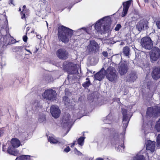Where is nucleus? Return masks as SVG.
<instances>
[{
	"instance_id": "f257e3e1",
	"label": "nucleus",
	"mask_w": 160,
	"mask_h": 160,
	"mask_svg": "<svg viewBox=\"0 0 160 160\" xmlns=\"http://www.w3.org/2000/svg\"><path fill=\"white\" fill-rule=\"evenodd\" d=\"M111 22L110 17H104L97 22L94 26L95 29L97 31L106 32L111 30L110 24Z\"/></svg>"
},
{
	"instance_id": "f03ea898",
	"label": "nucleus",
	"mask_w": 160,
	"mask_h": 160,
	"mask_svg": "<svg viewBox=\"0 0 160 160\" xmlns=\"http://www.w3.org/2000/svg\"><path fill=\"white\" fill-rule=\"evenodd\" d=\"M73 34V30L63 26H61L58 27V38L64 43H67L69 41V38Z\"/></svg>"
},
{
	"instance_id": "7ed1b4c3",
	"label": "nucleus",
	"mask_w": 160,
	"mask_h": 160,
	"mask_svg": "<svg viewBox=\"0 0 160 160\" xmlns=\"http://www.w3.org/2000/svg\"><path fill=\"white\" fill-rule=\"evenodd\" d=\"M118 74L115 69L111 66L109 67L105 71V75L107 78L111 82L117 79L118 78Z\"/></svg>"
},
{
	"instance_id": "20e7f679",
	"label": "nucleus",
	"mask_w": 160,
	"mask_h": 160,
	"mask_svg": "<svg viewBox=\"0 0 160 160\" xmlns=\"http://www.w3.org/2000/svg\"><path fill=\"white\" fill-rule=\"evenodd\" d=\"M142 47L144 48L148 49H151L153 46L152 41L150 38L144 37L142 38L140 42Z\"/></svg>"
},
{
	"instance_id": "39448f33",
	"label": "nucleus",
	"mask_w": 160,
	"mask_h": 160,
	"mask_svg": "<svg viewBox=\"0 0 160 160\" xmlns=\"http://www.w3.org/2000/svg\"><path fill=\"white\" fill-rule=\"evenodd\" d=\"M151 61L154 62L160 58V49L157 47L153 48L150 53Z\"/></svg>"
},
{
	"instance_id": "423d86ee",
	"label": "nucleus",
	"mask_w": 160,
	"mask_h": 160,
	"mask_svg": "<svg viewBox=\"0 0 160 160\" xmlns=\"http://www.w3.org/2000/svg\"><path fill=\"white\" fill-rule=\"evenodd\" d=\"M57 93L56 92L52 89L45 90L42 94L44 98L49 100H54L55 98Z\"/></svg>"
},
{
	"instance_id": "0eeeda50",
	"label": "nucleus",
	"mask_w": 160,
	"mask_h": 160,
	"mask_svg": "<svg viewBox=\"0 0 160 160\" xmlns=\"http://www.w3.org/2000/svg\"><path fill=\"white\" fill-rule=\"evenodd\" d=\"M160 113V107L155 106L154 108L150 107L148 109L146 116L147 117L156 116Z\"/></svg>"
},
{
	"instance_id": "6e6552de",
	"label": "nucleus",
	"mask_w": 160,
	"mask_h": 160,
	"mask_svg": "<svg viewBox=\"0 0 160 160\" xmlns=\"http://www.w3.org/2000/svg\"><path fill=\"white\" fill-rule=\"evenodd\" d=\"M57 57L60 59H66L68 57V53L64 49L60 48L56 52Z\"/></svg>"
},
{
	"instance_id": "1a4fd4ad",
	"label": "nucleus",
	"mask_w": 160,
	"mask_h": 160,
	"mask_svg": "<svg viewBox=\"0 0 160 160\" xmlns=\"http://www.w3.org/2000/svg\"><path fill=\"white\" fill-rule=\"evenodd\" d=\"M66 68H68V72L71 74H75L78 72L77 65L71 62H68Z\"/></svg>"
},
{
	"instance_id": "9d476101",
	"label": "nucleus",
	"mask_w": 160,
	"mask_h": 160,
	"mask_svg": "<svg viewBox=\"0 0 160 160\" xmlns=\"http://www.w3.org/2000/svg\"><path fill=\"white\" fill-rule=\"evenodd\" d=\"M136 28L139 32L147 29L148 28V22L145 20H141L137 24Z\"/></svg>"
},
{
	"instance_id": "9b49d317",
	"label": "nucleus",
	"mask_w": 160,
	"mask_h": 160,
	"mask_svg": "<svg viewBox=\"0 0 160 160\" xmlns=\"http://www.w3.org/2000/svg\"><path fill=\"white\" fill-rule=\"evenodd\" d=\"M50 110V112L54 118H58L59 117L61 111L58 106L52 105L51 106Z\"/></svg>"
},
{
	"instance_id": "f8f14e48",
	"label": "nucleus",
	"mask_w": 160,
	"mask_h": 160,
	"mask_svg": "<svg viewBox=\"0 0 160 160\" xmlns=\"http://www.w3.org/2000/svg\"><path fill=\"white\" fill-rule=\"evenodd\" d=\"M99 45L95 41H90V44L88 46L87 50L89 52L96 51L99 49Z\"/></svg>"
},
{
	"instance_id": "ddd939ff",
	"label": "nucleus",
	"mask_w": 160,
	"mask_h": 160,
	"mask_svg": "<svg viewBox=\"0 0 160 160\" xmlns=\"http://www.w3.org/2000/svg\"><path fill=\"white\" fill-rule=\"evenodd\" d=\"M122 114L123 115V118L122 123L123 124V127L124 129L126 128L127 127L128 122L129 121L130 117L128 114H126L127 111L125 109H122Z\"/></svg>"
},
{
	"instance_id": "4468645a",
	"label": "nucleus",
	"mask_w": 160,
	"mask_h": 160,
	"mask_svg": "<svg viewBox=\"0 0 160 160\" xmlns=\"http://www.w3.org/2000/svg\"><path fill=\"white\" fill-rule=\"evenodd\" d=\"M105 76V71L103 68H102L100 71L94 75V78L96 80L101 81L104 78Z\"/></svg>"
},
{
	"instance_id": "2eb2a0df",
	"label": "nucleus",
	"mask_w": 160,
	"mask_h": 160,
	"mask_svg": "<svg viewBox=\"0 0 160 160\" xmlns=\"http://www.w3.org/2000/svg\"><path fill=\"white\" fill-rule=\"evenodd\" d=\"M155 148V142L151 140H148L146 144V149L150 150L152 152H153Z\"/></svg>"
},
{
	"instance_id": "dca6fc26",
	"label": "nucleus",
	"mask_w": 160,
	"mask_h": 160,
	"mask_svg": "<svg viewBox=\"0 0 160 160\" xmlns=\"http://www.w3.org/2000/svg\"><path fill=\"white\" fill-rule=\"evenodd\" d=\"M132 2V1L129 0L123 3V8L122 14V17H124L127 14V12Z\"/></svg>"
},
{
	"instance_id": "f3484780",
	"label": "nucleus",
	"mask_w": 160,
	"mask_h": 160,
	"mask_svg": "<svg viewBox=\"0 0 160 160\" xmlns=\"http://www.w3.org/2000/svg\"><path fill=\"white\" fill-rule=\"evenodd\" d=\"M128 67L124 63H121L118 67V72L120 74L122 75L126 73L127 72Z\"/></svg>"
},
{
	"instance_id": "a211bd4d",
	"label": "nucleus",
	"mask_w": 160,
	"mask_h": 160,
	"mask_svg": "<svg viewBox=\"0 0 160 160\" xmlns=\"http://www.w3.org/2000/svg\"><path fill=\"white\" fill-rule=\"evenodd\" d=\"M152 78L157 80L160 78V69L159 68H155L153 69L152 73Z\"/></svg>"
},
{
	"instance_id": "6ab92c4d",
	"label": "nucleus",
	"mask_w": 160,
	"mask_h": 160,
	"mask_svg": "<svg viewBox=\"0 0 160 160\" xmlns=\"http://www.w3.org/2000/svg\"><path fill=\"white\" fill-rule=\"evenodd\" d=\"M137 78V76L136 72H131L128 76V79L129 81L134 82Z\"/></svg>"
},
{
	"instance_id": "aec40b11",
	"label": "nucleus",
	"mask_w": 160,
	"mask_h": 160,
	"mask_svg": "<svg viewBox=\"0 0 160 160\" xmlns=\"http://www.w3.org/2000/svg\"><path fill=\"white\" fill-rule=\"evenodd\" d=\"M15 147L10 146L8 148V152L10 154L14 155L17 156L18 154V152L16 151L14 148Z\"/></svg>"
},
{
	"instance_id": "412c9836",
	"label": "nucleus",
	"mask_w": 160,
	"mask_h": 160,
	"mask_svg": "<svg viewBox=\"0 0 160 160\" xmlns=\"http://www.w3.org/2000/svg\"><path fill=\"white\" fill-rule=\"evenodd\" d=\"M11 143L13 147L18 148L20 144V141L16 138H13L11 141Z\"/></svg>"
},
{
	"instance_id": "4be33fe9",
	"label": "nucleus",
	"mask_w": 160,
	"mask_h": 160,
	"mask_svg": "<svg viewBox=\"0 0 160 160\" xmlns=\"http://www.w3.org/2000/svg\"><path fill=\"white\" fill-rule=\"evenodd\" d=\"M48 141L50 142L51 143H53V144H56L57 143H60V142H59V141L58 140H57V139L55 138H53L52 137H50L49 136L48 138Z\"/></svg>"
},
{
	"instance_id": "5701e85b",
	"label": "nucleus",
	"mask_w": 160,
	"mask_h": 160,
	"mask_svg": "<svg viewBox=\"0 0 160 160\" xmlns=\"http://www.w3.org/2000/svg\"><path fill=\"white\" fill-rule=\"evenodd\" d=\"M30 157L29 155H22L17 157L16 160H30Z\"/></svg>"
},
{
	"instance_id": "b1692460",
	"label": "nucleus",
	"mask_w": 160,
	"mask_h": 160,
	"mask_svg": "<svg viewBox=\"0 0 160 160\" xmlns=\"http://www.w3.org/2000/svg\"><path fill=\"white\" fill-rule=\"evenodd\" d=\"M70 115L68 114L64 117L63 120V122L64 123H67L68 124L71 122L70 119H69Z\"/></svg>"
},
{
	"instance_id": "393cba45",
	"label": "nucleus",
	"mask_w": 160,
	"mask_h": 160,
	"mask_svg": "<svg viewBox=\"0 0 160 160\" xmlns=\"http://www.w3.org/2000/svg\"><path fill=\"white\" fill-rule=\"evenodd\" d=\"M77 32H78L80 34H81L82 33H84L85 32H86L89 34V32H88V28L84 27L82 28H81L78 29Z\"/></svg>"
},
{
	"instance_id": "a878e982",
	"label": "nucleus",
	"mask_w": 160,
	"mask_h": 160,
	"mask_svg": "<svg viewBox=\"0 0 160 160\" xmlns=\"http://www.w3.org/2000/svg\"><path fill=\"white\" fill-rule=\"evenodd\" d=\"M28 12L27 9H23L22 11L21 12V18L24 19L25 18V15H28Z\"/></svg>"
},
{
	"instance_id": "bb28decb",
	"label": "nucleus",
	"mask_w": 160,
	"mask_h": 160,
	"mask_svg": "<svg viewBox=\"0 0 160 160\" xmlns=\"http://www.w3.org/2000/svg\"><path fill=\"white\" fill-rule=\"evenodd\" d=\"M90 84V82L89 79L88 78H87L86 79V81L83 83L82 85L84 87L86 88L88 87Z\"/></svg>"
},
{
	"instance_id": "cd10ccee",
	"label": "nucleus",
	"mask_w": 160,
	"mask_h": 160,
	"mask_svg": "<svg viewBox=\"0 0 160 160\" xmlns=\"http://www.w3.org/2000/svg\"><path fill=\"white\" fill-rule=\"evenodd\" d=\"M123 52L125 55L127 56H128L129 54V50L128 47H126L123 49Z\"/></svg>"
},
{
	"instance_id": "c85d7f7f",
	"label": "nucleus",
	"mask_w": 160,
	"mask_h": 160,
	"mask_svg": "<svg viewBox=\"0 0 160 160\" xmlns=\"http://www.w3.org/2000/svg\"><path fill=\"white\" fill-rule=\"evenodd\" d=\"M133 160H145V159L142 155H138L134 158Z\"/></svg>"
},
{
	"instance_id": "c756f323",
	"label": "nucleus",
	"mask_w": 160,
	"mask_h": 160,
	"mask_svg": "<svg viewBox=\"0 0 160 160\" xmlns=\"http://www.w3.org/2000/svg\"><path fill=\"white\" fill-rule=\"evenodd\" d=\"M10 38H11V37L9 36H4L3 37L4 42L6 43H8V44H9L10 43L9 41Z\"/></svg>"
},
{
	"instance_id": "7c9ffc66",
	"label": "nucleus",
	"mask_w": 160,
	"mask_h": 160,
	"mask_svg": "<svg viewBox=\"0 0 160 160\" xmlns=\"http://www.w3.org/2000/svg\"><path fill=\"white\" fill-rule=\"evenodd\" d=\"M85 138V137H81L78 140V144L81 146H82L83 144Z\"/></svg>"
},
{
	"instance_id": "2f4dec72",
	"label": "nucleus",
	"mask_w": 160,
	"mask_h": 160,
	"mask_svg": "<svg viewBox=\"0 0 160 160\" xmlns=\"http://www.w3.org/2000/svg\"><path fill=\"white\" fill-rule=\"evenodd\" d=\"M155 128L158 131H160V118L157 122L155 126Z\"/></svg>"
},
{
	"instance_id": "473e14b6",
	"label": "nucleus",
	"mask_w": 160,
	"mask_h": 160,
	"mask_svg": "<svg viewBox=\"0 0 160 160\" xmlns=\"http://www.w3.org/2000/svg\"><path fill=\"white\" fill-rule=\"evenodd\" d=\"M110 115H108L105 118L104 120V122L105 123H110V121L109 120L110 118Z\"/></svg>"
},
{
	"instance_id": "72a5a7b5",
	"label": "nucleus",
	"mask_w": 160,
	"mask_h": 160,
	"mask_svg": "<svg viewBox=\"0 0 160 160\" xmlns=\"http://www.w3.org/2000/svg\"><path fill=\"white\" fill-rule=\"evenodd\" d=\"M157 146L158 147H160V134H159L157 138Z\"/></svg>"
},
{
	"instance_id": "f704fd0d",
	"label": "nucleus",
	"mask_w": 160,
	"mask_h": 160,
	"mask_svg": "<svg viewBox=\"0 0 160 160\" xmlns=\"http://www.w3.org/2000/svg\"><path fill=\"white\" fill-rule=\"evenodd\" d=\"M63 100L64 102V103L65 104L67 105L68 103L69 102L70 100L68 99V98L67 97H63Z\"/></svg>"
},
{
	"instance_id": "c9c22d12",
	"label": "nucleus",
	"mask_w": 160,
	"mask_h": 160,
	"mask_svg": "<svg viewBox=\"0 0 160 160\" xmlns=\"http://www.w3.org/2000/svg\"><path fill=\"white\" fill-rule=\"evenodd\" d=\"M45 120V116L42 115L38 119V121L40 122H43Z\"/></svg>"
},
{
	"instance_id": "e433bc0d",
	"label": "nucleus",
	"mask_w": 160,
	"mask_h": 160,
	"mask_svg": "<svg viewBox=\"0 0 160 160\" xmlns=\"http://www.w3.org/2000/svg\"><path fill=\"white\" fill-rule=\"evenodd\" d=\"M121 28V26L120 24H118L116 25L114 29L115 31H118L119 30V29Z\"/></svg>"
},
{
	"instance_id": "4c0bfd02",
	"label": "nucleus",
	"mask_w": 160,
	"mask_h": 160,
	"mask_svg": "<svg viewBox=\"0 0 160 160\" xmlns=\"http://www.w3.org/2000/svg\"><path fill=\"white\" fill-rule=\"evenodd\" d=\"M75 153L78 155H81L82 153L79 151H78L76 149H75L74 151Z\"/></svg>"
},
{
	"instance_id": "58836bf2",
	"label": "nucleus",
	"mask_w": 160,
	"mask_h": 160,
	"mask_svg": "<svg viewBox=\"0 0 160 160\" xmlns=\"http://www.w3.org/2000/svg\"><path fill=\"white\" fill-rule=\"evenodd\" d=\"M156 24L158 28L160 29V19H158L157 21Z\"/></svg>"
},
{
	"instance_id": "ea45409f",
	"label": "nucleus",
	"mask_w": 160,
	"mask_h": 160,
	"mask_svg": "<svg viewBox=\"0 0 160 160\" xmlns=\"http://www.w3.org/2000/svg\"><path fill=\"white\" fill-rule=\"evenodd\" d=\"M70 150V148L68 146L64 149V151L66 152H69Z\"/></svg>"
},
{
	"instance_id": "a19ab883",
	"label": "nucleus",
	"mask_w": 160,
	"mask_h": 160,
	"mask_svg": "<svg viewBox=\"0 0 160 160\" xmlns=\"http://www.w3.org/2000/svg\"><path fill=\"white\" fill-rule=\"evenodd\" d=\"M27 39L28 37L26 35L24 36H23V40L24 42H26L27 41Z\"/></svg>"
},
{
	"instance_id": "79ce46f5",
	"label": "nucleus",
	"mask_w": 160,
	"mask_h": 160,
	"mask_svg": "<svg viewBox=\"0 0 160 160\" xmlns=\"http://www.w3.org/2000/svg\"><path fill=\"white\" fill-rule=\"evenodd\" d=\"M120 147L122 148H123V149L124 148L123 145V144H122L121 145H119V146H118V148L117 149V151H120L119 149L118 148H120Z\"/></svg>"
},
{
	"instance_id": "37998d69",
	"label": "nucleus",
	"mask_w": 160,
	"mask_h": 160,
	"mask_svg": "<svg viewBox=\"0 0 160 160\" xmlns=\"http://www.w3.org/2000/svg\"><path fill=\"white\" fill-rule=\"evenodd\" d=\"M102 54L104 57H107L108 56V53L106 52H103Z\"/></svg>"
},
{
	"instance_id": "c03bdc74",
	"label": "nucleus",
	"mask_w": 160,
	"mask_h": 160,
	"mask_svg": "<svg viewBox=\"0 0 160 160\" xmlns=\"http://www.w3.org/2000/svg\"><path fill=\"white\" fill-rule=\"evenodd\" d=\"M119 141V140L118 139L117 140H115V139L114 140V142L115 143H118Z\"/></svg>"
},
{
	"instance_id": "a18cd8bd",
	"label": "nucleus",
	"mask_w": 160,
	"mask_h": 160,
	"mask_svg": "<svg viewBox=\"0 0 160 160\" xmlns=\"http://www.w3.org/2000/svg\"><path fill=\"white\" fill-rule=\"evenodd\" d=\"M13 0H10V2L9 4H11L13 5V6H14V5L13 3Z\"/></svg>"
},
{
	"instance_id": "49530a36",
	"label": "nucleus",
	"mask_w": 160,
	"mask_h": 160,
	"mask_svg": "<svg viewBox=\"0 0 160 160\" xmlns=\"http://www.w3.org/2000/svg\"><path fill=\"white\" fill-rule=\"evenodd\" d=\"M38 102H36L34 104V105L35 106H36L38 105Z\"/></svg>"
},
{
	"instance_id": "de8ad7c7",
	"label": "nucleus",
	"mask_w": 160,
	"mask_h": 160,
	"mask_svg": "<svg viewBox=\"0 0 160 160\" xmlns=\"http://www.w3.org/2000/svg\"><path fill=\"white\" fill-rule=\"evenodd\" d=\"M96 160H104L101 158H98L96 159Z\"/></svg>"
},
{
	"instance_id": "09e8293b",
	"label": "nucleus",
	"mask_w": 160,
	"mask_h": 160,
	"mask_svg": "<svg viewBox=\"0 0 160 160\" xmlns=\"http://www.w3.org/2000/svg\"><path fill=\"white\" fill-rule=\"evenodd\" d=\"M37 36L38 38H41V36L39 35H37Z\"/></svg>"
},
{
	"instance_id": "8fccbe9b",
	"label": "nucleus",
	"mask_w": 160,
	"mask_h": 160,
	"mask_svg": "<svg viewBox=\"0 0 160 160\" xmlns=\"http://www.w3.org/2000/svg\"><path fill=\"white\" fill-rule=\"evenodd\" d=\"M25 50L28 51V52H30V53H32V52H30V51L29 50L27 49H25Z\"/></svg>"
},
{
	"instance_id": "3c124183",
	"label": "nucleus",
	"mask_w": 160,
	"mask_h": 160,
	"mask_svg": "<svg viewBox=\"0 0 160 160\" xmlns=\"http://www.w3.org/2000/svg\"><path fill=\"white\" fill-rule=\"evenodd\" d=\"M26 6L25 5H24L23 7L22 8H23V9H26Z\"/></svg>"
},
{
	"instance_id": "603ef678",
	"label": "nucleus",
	"mask_w": 160,
	"mask_h": 160,
	"mask_svg": "<svg viewBox=\"0 0 160 160\" xmlns=\"http://www.w3.org/2000/svg\"><path fill=\"white\" fill-rule=\"evenodd\" d=\"M144 1L145 2H148V0H144Z\"/></svg>"
},
{
	"instance_id": "864d4df0",
	"label": "nucleus",
	"mask_w": 160,
	"mask_h": 160,
	"mask_svg": "<svg viewBox=\"0 0 160 160\" xmlns=\"http://www.w3.org/2000/svg\"><path fill=\"white\" fill-rule=\"evenodd\" d=\"M2 131H1V130H0V137L1 136V134H2Z\"/></svg>"
},
{
	"instance_id": "5fc2aeb1",
	"label": "nucleus",
	"mask_w": 160,
	"mask_h": 160,
	"mask_svg": "<svg viewBox=\"0 0 160 160\" xmlns=\"http://www.w3.org/2000/svg\"><path fill=\"white\" fill-rule=\"evenodd\" d=\"M72 144H73V145L74 146V145L75 144V142H73Z\"/></svg>"
},
{
	"instance_id": "6e6d98bb",
	"label": "nucleus",
	"mask_w": 160,
	"mask_h": 160,
	"mask_svg": "<svg viewBox=\"0 0 160 160\" xmlns=\"http://www.w3.org/2000/svg\"><path fill=\"white\" fill-rule=\"evenodd\" d=\"M72 144H73V145L74 146V145L75 144V142H73Z\"/></svg>"
},
{
	"instance_id": "4d7b16f0",
	"label": "nucleus",
	"mask_w": 160,
	"mask_h": 160,
	"mask_svg": "<svg viewBox=\"0 0 160 160\" xmlns=\"http://www.w3.org/2000/svg\"><path fill=\"white\" fill-rule=\"evenodd\" d=\"M74 146L73 145V144H72L71 145V147H73Z\"/></svg>"
},
{
	"instance_id": "13d9d810",
	"label": "nucleus",
	"mask_w": 160,
	"mask_h": 160,
	"mask_svg": "<svg viewBox=\"0 0 160 160\" xmlns=\"http://www.w3.org/2000/svg\"><path fill=\"white\" fill-rule=\"evenodd\" d=\"M46 23H47V27H48V22H46Z\"/></svg>"
},
{
	"instance_id": "bf43d9fd",
	"label": "nucleus",
	"mask_w": 160,
	"mask_h": 160,
	"mask_svg": "<svg viewBox=\"0 0 160 160\" xmlns=\"http://www.w3.org/2000/svg\"><path fill=\"white\" fill-rule=\"evenodd\" d=\"M21 10V9L20 8L19 9V11H20Z\"/></svg>"
},
{
	"instance_id": "052dcab7",
	"label": "nucleus",
	"mask_w": 160,
	"mask_h": 160,
	"mask_svg": "<svg viewBox=\"0 0 160 160\" xmlns=\"http://www.w3.org/2000/svg\"><path fill=\"white\" fill-rule=\"evenodd\" d=\"M88 72H90V73H92V72L91 71H89Z\"/></svg>"
},
{
	"instance_id": "680f3d73",
	"label": "nucleus",
	"mask_w": 160,
	"mask_h": 160,
	"mask_svg": "<svg viewBox=\"0 0 160 160\" xmlns=\"http://www.w3.org/2000/svg\"><path fill=\"white\" fill-rule=\"evenodd\" d=\"M1 0H0V1H1Z\"/></svg>"
}]
</instances>
